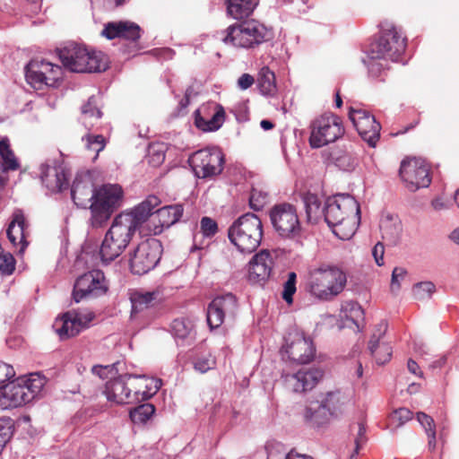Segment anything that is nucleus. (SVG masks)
<instances>
[{
	"label": "nucleus",
	"instance_id": "obj_1",
	"mask_svg": "<svg viewBox=\"0 0 459 459\" xmlns=\"http://www.w3.org/2000/svg\"><path fill=\"white\" fill-rule=\"evenodd\" d=\"M71 195L76 206L90 210L89 221L92 228L106 225L124 202V190L120 185L104 184L96 188L88 177L74 179Z\"/></svg>",
	"mask_w": 459,
	"mask_h": 459
},
{
	"label": "nucleus",
	"instance_id": "obj_2",
	"mask_svg": "<svg viewBox=\"0 0 459 459\" xmlns=\"http://www.w3.org/2000/svg\"><path fill=\"white\" fill-rule=\"evenodd\" d=\"M160 203L158 196L150 195L132 211L121 212L115 217L100 246V255L102 262L109 263L125 251L135 230H142L151 211Z\"/></svg>",
	"mask_w": 459,
	"mask_h": 459
},
{
	"label": "nucleus",
	"instance_id": "obj_3",
	"mask_svg": "<svg viewBox=\"0 0 459 459\" xmlns=\"http://www.w3.org/2000/svg\"><path fill=\"white\" fill-rule=\"evenodd\" d=\"M324 220L337 238L350 239L360 222L359 204L349 194L335 195L325 202Z\"/></svg>",
	"mask_w": 459,
	"mask_h": 459
},
{
	"label": "nucleus",
	"instance_id": "obj_4",
	"mask_svg": "<svg viewBox=\"0 0 459 459\" xmlns=\"http://www.w3.org/2000/svg\"><path fill=\"white\" fill-rule=\"evenodd\" d=\"M45 384L46 378L35 373L4 385L0 387V408L6 410L27 404L40 394Z\"/></svg>",
	"mask_w": 459,
	"mask_h": 459
},
{
	"label": "nucleus",
	"instance_id": "obj_5",
	"mask_svg": "<svg viewBox=\"0 0 459 459\" xmlns=\"http://www.w3.org/2000/svg\"><path fill=\"white\" fill-rule=\"evenodd\" d=\"M347 282L345 273L337 266L321 264L309 271L307 290L321 300H331L344 290Z\"/></svg>",
	"mask_w": 459,
	"mask_h": 459
},
{
	"label": "nucleus",
	"instance_id": "obj_6",
	"mask_svg": "<svg viewBox=\"0 0 459 459\" xmlns=\"http://www.w3.org/2000/svg\"><path fill=\"white\" fill-rule=\"evenodd\" d=\"M63 65L74 73H93L108 68V57L101 52L75 43L58 50Z\"/></svg>",
	"mask_w": 459,
	"mask_h": 459
},
{
	"label": "nucleus",
	"instance_id": "obj_7",
	"mask_svg": "<svg viewBox=\"0 0 459 459\" xmlns=\"http://www.w3.org/2000/svg\"><path fill=\"white\" fill-rule=\"evenodd\" d=\"M264 235L260 218L247 212L238 218L229 228L230 241L244 254H251L260 246Z\"/></svg>",
	"mask_w": 459,
	"mask_h": 459
},
{
	"label": "nucleus",
	"instance_id": "obj_8",
	"mask_svg": "<svg viewBox=\"0 0 459 459\" xmlns=\"http://www.w3.org/2000/svg\"><path fill=\"white\" fill-rule=\"evenodd\" d=\"M273 37L272 30L255 20H249L229 26L222 41L236 48L249 49L259 47Z\"/></svg>",
	"mask_w": 459,
	"mask_h": 459
},
{
	"label": "nucleus",
	"instance_id": "obj_9",
	"mask_svg": "<svg viewBox=\"0 0 459 459\" xmlns=\"http://www.w3.org/2000/svg\"><path fill=\"white\" fill-rule=\"evenodd\" d=\"M343 404L339 391L327 392L307 403L304 411L305 421L313 428L325 426L342 413Z\"/></svg>",
	"mask_w": 459,
	"mask_h": 459
},
{
	"label": "nucleus",
	"instance_id": "obj_10",
	"mask_svg": "<svg viewBox=\"0 0 459 459\" xmlns=\"http://www.w3.org/2000/svg\"><path fill=\"white\" fill-rule=\"evenodd\" d=\"M406 46L407 39L402 29L392 22H384L381 24V35L370 44L368 52L373 58L397 61L404 53Z\"/></svg>",
	"mask_w": 459,
	"mask_h": 459
},
{
	"label": "nucleus",
	"instance_id": "obj_11",
	"mask_svg": "<svg viewBox=\"0 0 459 459\" xmlns=\"http://www.w3.org/2000/svg\"><path fill=\"white\" fill-rule=\"evenodd\" d=\"M344 133L342 119L339 116L324 113L311 122L309 144L312 148H321L336 142Z\"/></svg>",
	"mask_w": 459,
	"mask_h": 459
},
{
	"label": "nucleus",
	"instance_id": "obj_12",
	"mask_svg": "<svg viewBox=\"0 0 459 459\" xmlns=\"http://www.w3.org/2000/svg\"><path fill=\"white\" fill-rule=\"evenodd\" d=\"M269 217L273 230L281 238L293 239L300 237L302 228L293 204L282 203L273 205Z\"/></svg>",
	"mask_w": 459,
	"mask_h": 459
},
{
	"label": "nucleus",
	"instance_id": "obj_13",
	"mask_svg": "<svg viewBox=\"0 0 459 459\" xmlns=\"http://www.w3.org/2000/svg\"><path fill=\"white\" fill-rule=\"evenodd\" d=\"M162 254V245L156 238H147L130 253L129 266L134 274L143 275L152 270Z\"/></svg>",
	"mask_w": 459,
	"mask_h": 459
},
{
	"label": "nucleus",
	"instance_id": "obj_14",
	"mask_svg": "<svg viewBox=\"0 0 459 459\" xmlns=\"http://www.w3.org/2000/svg\"><path fill=\"white\" fill-rule=\"evenodd\" d=\"M400 177L411 192L428 187L431 183L429 165L420 158H407L401 162Z\"/></svg>",
	"mask_w": 459,
	"mask_h": 459
},
{
	"label": "nucleus",
	"instance_id": "obj_15",
	"mask_svg": "<svg viewBox=\"0 0 459 459\" xmlns=\"http://www.w3.org/2000/svg\"><path fill=\"white\" fill-rule=\"evenodd\" d=\"M188 162L198 178H205L222 171L224 156L218 148H205L194 152Z\"/></svg>",
	"mask_w": 459,
	"mask_h": 459
},
{
	"label": "nucleus",
	"instance_id": "obj_16",
	"mask_svg": "<svg viewBox=\"0 0 459 459\" xmlns=\"http://www.w3.org/2000/svg\"><path fill=\"white\" fill-rule=\"evenodd\" d=\"M184 212L182 204L167 205L158 209L155 212H150L145 222H143L141 234L160 235L165 229H169L180 221Z\"/></svg>",
	"mask_w": 459,
	"mask_h": 459
},
{
	"label": "nucleus",
	"instance_id": "obj_17",
	"mask_svg": "<svg viewBox=\"0 0 459 459\" xmlns=\"http://www.w3.org/2000/svg\"><path fill=\"white\" fill-rule=\"evenodd\" d=\"M108 290V284L103 272L90 271L77 278L73 290V299L78 303L86 298H96Z\"/></svg>",
	"mask_w": 459,
	"mask_h": 459
},
{
	"label": "nucleus",
	"instance_id": "obj_18",
	"mask_svg": "<svg viewBox=\"0 0 459 459\" xmlns=\"http://www.w3.org/2000/svg\"><path fill=\"white\" fill-rule=\"evenodd\" d=\"M238 308V300L233 294L227 293L223 296L216 297L207 307V323L209 326L212 329L218 328L223 324L226 317L234 318Z\"/></svg>",
	"mask_w": 459,
	"mask_h": 459
},
{
	"label": "nucleus",
	"instance_id": "obj_19",
	"mask_svg": "<svg viewBox=\"0 0 459 459\" xmlns=\"http://www.w3.org/2000/svg\"><path fill=\"white\" fill-rule=\"evenodd\" d=\"M62 74V68L45 60H32L26 66L27 81L40 87L42 84L55 86Z\"/></svg>",
	"mask_w": 459,
	"mask_h": 459
},
{
	"label": "nucleus",
	"instance_id": "obj_20",
	"mask_svg": "<svg viewBox=\"0 0 459 459\" xmlns=\"http://www.w3.org/2000/svg\"><path fill=\"white\" fill-rule=\"evenodd\" d=\"M349 118L361 138L370 147H375L380 137L381 126L375 117L363 109L350 108Z\"/></svg>",
	"mask_w": 459,
	"mask_h": 459
},
{
	"label": "nucleus",
	"instance_id": "obj_21",
	"mask_svg": "<svg viewBox=\"0 0 459 459\" xmlns=\"http://www.w3.org/2000/svg\"><path fill=\"white\" fill-rule=\"evenodd\" d=\"M273 264V258L268 250L256 253L248 264V281L254 284H264L272 275Z\"/></svg>",
	"mask_w": 459,
	"mask_h": 459
},
{
	"label": "nucleus",
	"instance_id": "obj_22",
	"mask_svg": "<svg viewBox=\"0 0 459 459\" xmlns=\"http://www.w3.org/2000/svg\"><path fill=\"white\" fill-rule=\"evenodd\" d=\"M290 342L285 347V352L290 360L299 363H309L315 357L316 349L309 337L296 333L290 336Z\"/></svg>",
	"mask_w": 459,
	"mask_h": 459
},
{
	"label": "nucleus",
	"instance_id": "obj_23",
	"mask_svg": "<svg viewBox=\"0 0 459 459\" xmlns=\"http://www.w3.org/2000/svg\"><path fill=\"white\" fill-rule=\"evenodd\" d=\"M133 404L152 397L161 386V380L145 376L128 375Z\"/></svg>",
	"mask_w": 459,
	"mask_h": 459
},
{
	"label": "nucleus",
	"instance_id": "obj_24",
	"mask_svg": "<svg viewBox=\"0 0 459 459\" xmlns=\"http://www.w3.org/2000/svg\"><path fill=\"white\" fill-rule=\"evenodd\" d=\"M224 119L223 107L214 103L204 106L195 112V124L204 132L216 131L222 126Z\"/></svg>",
	"mask_w": 459,
	"mask_h": 459
},
{
	"label": "nucleus",
	"instance_id": "obj_25",
	"mask_svg": "<svg viewBox=\"0 0 459 459\" xmlns=\"http://www.w3.org/2000/svg\"><path fill=\"white\" fill-rule=\"evenodd\" d=\"M387 328V323L381 321L376 325V329L368 342V350L378 365L388 362L393 354V349L390 344L383 340Z\"/></svg>",
	"mask_w": 459,
	"mask_h": 459
},
{
	"label": "nucleus",
	"instance_id": "obj_26",
	"mask_svg": "<svg viewBox=\"0 0 459 459\" xmlns=\"http://www.w3.org/2000/svg\"><path fill=\"white\" fill-rule=\"evenodd\" d=\"M141 27L130 21L109 22L104 25L101 35L108 39L117 38L137 42L142 36Z\"/></svg>",
	"mask_w": 459,
	"mask_h": 459
},
{
	"label": "nucleus",
	"instance_id": "obj_27",
	"mask_svg": "<svg viewBox=\"0 0 459 459\" xmlns=\"http://www.w3.org/2000/svg\"><path fill=\"white\" fill-rule=\"evenodd\" d=\"M103 393L108 401L114 404H133L128 375L120 376L108 381Z\"/></svg>",
	"mask_w": 459,
	"mask_h": 459
},
{
	"label": "nucleus",
	"instance_id": "obj_28",
	"mask_svg": "<svg viewBox=\"0 0 459 459\" xmlns=\"http://www.w3.org/2000/svg\"><path fill=\"white\" fill-rule=\"evenodd\" d=\"M28 223L26 221L23 212L16 209L12 215V221L7 228L6 234L9 241L13 247H19L20 252H23L29 242Z\"/></svg>",
	"mask_w": 459,
	"mask_h": 459
},
{
	"label": "nucleus",
	"instance_id": "obj_29",
	"mask_svg": "<svg viewBox=\"0 0 459 459\" xmlns=\"http://www.w3.org/2000/svg\"><path fill=\"white\" fill-rule=\"evenodd\" d=\"M53 327L61 339H66L77 335L87 324L79 315L67 312L55 320Z\"/></svg>",
	"mask_w": 459,
	"mask_h": 459
},
{
	"label": "nucleus",
	"instance_id": "obj_30",
	"mask_svg": "<svg viewBox=\"0 0 459 459\" xmlns=\"http://www.w3.org/2000/svg\"><path fill=\"white\" fill-rule=\"evenodd\" d=\"M323 373L316 368L299 370L296 374L287 375L286 382L293 387L297 393H302L313 389L322 378Z\"/></svg>",
	"mask_w": 459,
	"mask_h": 459
},
{
	"label": "nucleus",
	"instance_id": "obj_31",
	"mask_svg": "<svg viewBox=\"0 0 459 459\" xmlns=\"http://www.w3.org/2000/svg\"><path fill=\"white\" fill-rule=\"evenodd\" d=\"M40 178L51 192H61L68 187V178L61 167L40 166Z\"/></svg>",
	"mask_w": 459,
	"mask_h": 459
},
{
	"label": "nucleus",
	"instance_id": "obj_32",
	"mask_svg": "<svg viewBox=\"0 0 459 459\" xmlns=\"http://www.w3.org/2000/svg\"><path fill=\"white\" fill-rule=\"evenodd\" d=\"M382 238L390 245H396L402 236V222L398 216L386 214L380 221Z\"/></svg>",
	"mask_w": 459,
	"mask_h": 459
},
{
	"label": "nucleus",
	"instance_id": "obj_33",
	"mask_svg": "<svg viewBox=\"0 0 459 459\" xmlns=\"http://www.w3.org/2000/svg\"><path fill=\"white\" fill-rule=\"evenodd\" d=\"M307 222L317 223L324 218V208L321 207V200L316 194L307 192L302 195Z\"/></svg>",
	"mask_w": 459,
	"mask_h": 459
},
{
	"label": "nucleus",
	"instance_id": "obj_34",
	"mask_svg": "<svg viewBox=\"0 0 459 459\" xmlns=\"http://www.w3.org/2000/svg\"><path fill=\"white\" fill-rule=\"evenodd\" d=\"M228 13L235 19H243L253 13L259 0H226Z\"/></svg>",
	"mask_w": 459,
	"mask_h": 459
},
{
	"label": "nucleus",
	"instance_id": "obj_35",
	"mask_svg": "<svg viewBox=\"0 0 459 459\" xmlns=\"http://www.w3.org/2000/svg\"><path fill=\"white\" fill-rule=\"evenodd\" d=\"M160 292L154 291H134L131 294L130 300L132 303V315L149 308L153 306L155 301L158 299Z\"/></svg>",
	"mask_w": 459,
	"mask_h": 459
},
{
	"label": "nucleus",
	"instance_id": "obj_36",
	"mask_svg": "<svg viewBox=\"0 0 459 459\" xmlns=\"http://www.w3.org/2000/svg\"><path fill=\"white\" fill-rule=\"evenodd\" d=\"M257 83L263 95L272 96L276 92L275 74L267 66L260 70Z\"/></svg>",
	"mask_w": 459,
	"mask_h": 459
},
{
	"label": "nucleus",
	"instance_id": "obj_37",
	"mask_svg": "<svg viewBox=\"0 0 459 459\" xmlns=\"http://www.w3.org/2000/svg\"><path fill=\"white\" fill-rule=\"evenodd\" d=\"M0 156L2 158L3 172L17 170L20 168V163L11 149L7 139L0 141Z\"/></svg>",
	"mask_w": 459,
	"mask_h": 459
},
{
	"label": "nucleus",
	"instance_id": "obj_38",
	"mask_svg": "<svg viewBox=\"0 0 459 459\" xmlns=\"http://www.w3.org/2000/svg\"><path fill=\"white\" fill-rule=\"evenodd\" d=\"M82 119L87 126V120H98L102 117L99 100L96 96H91L87 102L82 107ZM90 126H93V123L90 121Z\"/></svg>",
	"mask_w": 459,
	"mask_h": 459
},
{
	"label": "nucleus",
	"instance_id": "obj_39",
	"mask_svg": "<svg viewBox=\"0 0 459 459\" xmlns=\"http://www.w3.org/2000/svg\"><path fill=\"white\" fill-rule=\"evenodd\" d=\"M194 331V323L188 318H177L171 324L173 335L179 339H186Z\"/></svg>",
	"mask_w": 459,
	"mask_h": 459
},
{
	"label": "nucleus",
	"instance_id": "obj_40",
	"mask_svg": "<svg viewBox=\"0 0 459 459\" xmlns=\"http://www.w3.org/2000/svg\"><path fill=\"white\" fill-rule=\"evenodd\" d=\"M411 419L412 412L409 409L399 408L389 415L388 427L392 430H396Z\"/></svg>",
	"mask_w": 459,
	"mask_h": 459
},
{
	"label": "nucleus",
	"instance_id": "obj_41",
	"mask_svg": "<svg viewBox=\"0 0 459 459\" xmlns=\"http://www.w3.org/2000/svg\"><path fill=\"white\" fill-rule=\"evenodd\" d=\"M155 412V407L151 403H143L130 411V418L134 423L146 422Z\"/></svg>",
	"mask_w": 459,
	"mask_h": 459
},
{
	"label": "nucleus",
	"instance_id": "obj_42",
	"mask_svg": "<svg viewBox=\"0 0 459 459\" xmlns=\"http://www.w3.org/2000/svg\"><path fill=\"white\" fill-rule=\"evenodd\" d=\"M82 141L85 143V148L88 151L94 152L96 153L95 158L106 145L105 138L101 134H88L82 137Z\"/></svg>",
	"mask_w": 459,
	"mask_h": 459
},
{
	"label": "nucleus",
	"instance_id": "obj_43",
	"mask_svg": "<svg viewBox=\"0 0 459 459\" xmlns=\"http://www.w3.org/2000/svg\"><path fill=\"white\" fill-rule=\"evenodd\" d=\"M15 259L10 252H6L0 245V273L11 275L15 270Z\"/></svg>",
	"mask_w": 459,
	"mask_h": 459
},
{
	"label": "nucleus",
	"instance_id": "obj_44",
	"mask_svg": "<svg viewBox=\"0 0 459 459\" xmlns=\"http://www.w3.org/2000/svg\"><path fill=\"white\" fill-rule=\"evenodd\" d=\"M369 62L368 65V73L370 76L374 78L381 77L385 70L388 69L387 61L388 59L385 58H373L369 54Z\"/></svg>",
	"mask_w": 459,
	"mask_h": 459
},
{
	"label": "nucleus",
	"instance_id": "obj_45",
	"mask_svg": "<svg viewBox=\"0 0 459 459\" xmlns=\"http://www.w3.org/2000/svg\"><path fill=\"white\" fill-rule=\"evenodd\" d=\"M297 274L294 272L288 273L287 281L283 284L282 299L288 303L291 304L293 301V295L295 294L297 288Z\"/></svg>",
	"mask_w": 459,
	"mask_h": 459
},
{
	"label": "nucleus",
	"instance_id": "obj_46",
	"mask_svg": "<svg viewBox=\"0 0 459 459\" xmlns=\"http://www.w3.org/2000/svg\"><path fill=\"white\" fill-rule=\"evenodd\" d=\"M216 365L215 359L211 354L201 355L194 360V368L200 373H206Z\"/></svg>",
	"mask_w": 459,
	"mask_h": 459
},
{
	"label": "nucleus",
	"instance_id": "obj_47",
	"mask_svg": "<svg viewBox=\"0 0 459 459\" xmlns=\"http://www.w3.org/2000/svg\"><path fill=\"white\" fill-rule=\"evenodd\" d=\"M435 290L436 287L431 281L419 282L413 286V295L417 299H424L429 298Z\"/></svg>",
	"mask_w": 459,
	"mask_h": 459
},
{
	"label": "nucleus",
	"instance_id": "obj_48",
	"mask_svg": "<svg viewBox=\"0 0 459 459\" xmlns=\"http://www.w3.org/2000/svg\"><path fill=\"white\" fill-rule=\"evenodd\" d=\"M12 427V420L10 418H0V452L13 434Z\"/></svg>",
	"mask_w": 459,
	"mask_h": 459
},
{
	"label": "nucleus",
	"instance_id": "obj_49",
	"mask_svg": "<svg viewBox=\"0 0 459 459\" xmlns=\"http://www.w3.org/2000/svg\"><path fill=\"white\" fill-rule=\"evenodd\" d=\"M200 228L205 237L212 238L218 231L217 222L210 217H203L200 221Z\"/></svg>",
	"mask_w": 459,
	"mask_h": 459
},
{
	"label": "nucleus",
	"instance_id": "obj_50",
	"mask_svg": "<svg viewBox=\"0 0 459 459\" xmlns=\"http://www.w3.org/2000/svg\"><path fill=\"white\" fill-rule=\"evenodd\" d=\"M407 274V271L403 267H395L392 273L391 280V290L392 291L398 290L400 289L399 280H403Z\"/></svg>",
	"mask_w": 459,
	"mask_h": 459
},
{
	"label": "nucleus",
	"instance_id": "obj_51",
	"mask_svg": "<svg viewBox=\"0 0 459 459\" xmlns=\"http://www.w3.org/2000/svg\"><path fill=\"white\" fill-rule=\"evenodd\" d=\"M366 428L363 423H359V430L355 438L354 452L351 455V459H356L357 455L360 449L361 445L366 441Z\"/></svg>",
	"mask_w": 459,
	"mask_h": 459
},
{
	"label": "nucleus",
	"instance_id": "obj_52",
	"mask_svg": "<svg viewBox=\"0 0 459 459\" xmlns=\"http://www.w3.org/2000/svg\"><path fill=\"white\" fill-rule=\"evenodd\" d=\"M416 417L420 425L425 429L426 432L427 429H436L434 420L425 412L419 411L417 412Z\"/></svg>",
	"mask_w": 459,
	"mask_h": 459
},
{
	"label": "nucleus",
	"instance_id": "obj_53",
	"mask_svg": "<svg viewBox=\"0 0 459 459\" xmlns=\"http://www.w3.org/2000/svg\"><path fill=\"white\" fill-rule=\"evenodd\" d=\"M91 371L93 374L98 375L101 379H106L108 377L109 375L113 373L114 368L113 366L110 365H97L92 368Z\"/></svg>",
	"mask_w": 459,
	"mask_h": 459
},
{
	"label": "nucleus",
	"instance_id": "obj_54",
	"mask_svg": "<svg viewBox=\"0 0 459 459\" xmlns=\"http://www.w3.org/2000/svg\"><path fill=\"white\" fill-rule=\"evenodd\" d=\"M384 254H385V247L383 243L377 242L373 249L372 255L377 265L381 266L384 264Z\"/></svg>",
	"mask_w": 459,
	"mask_h": 459
},
{
	"label": "nucleus",
	"instance_id": "obj_55",
	"mask_svg": "<svg viewBox=\"0 0 459 459\" xmlns=\"http://www.w3.org/2000/svg\"><path fill=\"white\" fill-rule=\"evenodd\" d=\"M264 202L260 200V194L253 189L249 197V205L254 211H260L264 207Z\"/></svg>",
	"mask_w": 459,
	"mask_h": 459
},
{
	"label": "nucleus",
	"instance_id": "obj_56",
	"mask_svg": "<svg viewBox=\"0 0 459 459\" xmlns=\"http://www.w3.org/2000/svg\"><path fill=\"white\" fill-rule=\"evenodd\" d=\"M255 83V78L249 74H243L238 79V87L242 90H247Z\"/></svg>",
	"mask_w": 459,
	"mask_h": 459
},
{
	"label": "nucleus",
	"instance_id": "obj_57",
	"mask_svg": "<svg viewBox=\"0 0 459 459\" xmlns=\"http://www.w3.org/2000/svg\"><path fill=\"white\" fill-rule=\"evenodd\" d=\"M14 375L13 368L9 365L0 362V384L4 383Z\"/></svg>",
	"mask_w": 459,
	"mask_h": 459
},
{
	"label": "nucleus",
	"instance_id": "obj_58",
	"mask_svg": "<svg viewBox=\"0 0 459 459\" xmlns=\"http://www.w3.org/2000/svg\"><path fill=\"white\" fill-rule=\"evenodd\" d=\"M427 436L429 438L428 446L429 450H434L436 448V429H427Z\"/></svg>",
	"mask_w": 459,
	"mask_h": 459
},
{
	"label": "nucleus",
	"instance_id": "obj_59",
	"mask_svg": "<svg viewBox=\"0 0 459 459\" xmlns=\"http://www.w3.org/2000/svg\"><path fill=\"white\" fill-rule=\"evenodd\" d=\"M407 368L411 373H412L416 376H419V377H422V371L420 369L418 363L416 361H414L413 359H410L408 360Z\"/></svg>",
	"mask_w": 459,
	"mask_h": 459
},
{
	"label": "nucleus",
	"instance_id": "obj_60",
	"mask_svg": "<svg viewBox=\"0 0 459 459\" xmlns=\"http://www.w3.org/2000/svg\"><path fill=\"white\" fill-rule=\"evenodd\" d=\"M285 459H313L311 456L307 455H302L296 452L294 449L290 450Z\"/></svg>",
	"mask_w": 459,
	"mask_h": 459
},
{
	"label": "nucleus",
	"instance_id": "obj_61",
	"mask_svg": "<svg viewBox=\"0 0 459 459\" xmlns=\"http://www.w3.org/2000/svg\"><path fill=\"white\" fill-rule=\"evenodd\" d=\"M260 126L264 130H271L274 127V125L269 120H262Z\"/></svg>",
	"mask_w": 459,
	"mask_h": 459
},
{
	"label": "nucleus",
	"instance_id": "obj_62",
	"mask_svg": "<svg viewBox=\"0 0 459 459\" xmlns=\"http://www.w3.org/2000/svg\"><path fill=\"white\" fill-rule=\"evenodd\" d=\"M355 376L357 377V378H360L363 376V368H362V364L360 362L357 363Z\"/></svg>",
	"mask_w": 459,
	"mask_h": 459
},
{
	"label": "nucleus",
	"instance_id": "obj_63",
	"mask_svg": "<svg viewBox=\"0 0 459 459\" xmlns=\"http://www.w3.org/2000/svg\"><path fill=\"white\" fill-rule=\"evenodd\" d=\"M451 239L459 245V228L458 229H455L452 233H451V236H450Z\"/></svg>",
	"mask_w": 459,
	"mask_h": 459
},
{
	"label": "nucleus",
	"instance_id": "obj_64",
	"mask_svg": "<svg viewBox=\"0 0 459 459\" xmlns=\"http://www.w3.org/2000/svg\"><path fill=\"white\" fill-rule=\"evenodd\" d=\"M351 311H353L356 315L362 314L361 307L358 303H351Z\"/></svg>",
	"mask_w": 459,
	"mask_h": 459
}]
</instances>
